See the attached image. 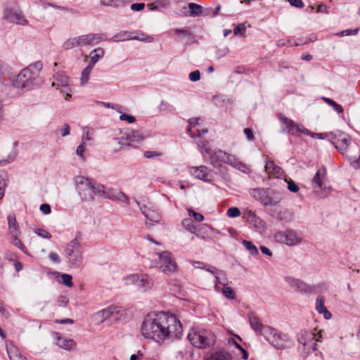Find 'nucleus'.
<instances>
[{
    "label": "nucleus",
    "instance_id": "1",
    "mask_svg": "<svg viewBox=\"0 0 360 360\" xmlns=\"http://www.w3.org/2000/svg\"><path fill=\"white\" fill-rule=\"evenodd\" d=\"M183 327L176 316L169 312H150L143 319L141 327L142 335L162 345L179 338Z\"/></svg>",
    "mask_w": 360,
    "mask_h": 360
},
{
    "label": "nucleus",
    "instance_id": "2",
    "mask_svg": "<svg viewBox=\"0 0 360 360\" xmlns=\"http://www.w3.org/2000/svg\"><path fill=\"white\" fill-rule=\"evenodd\" d=\"M77 191L82 200L90 201L94 199V195H105L104 186L97 183L94 179L77 176L75 179Z\"/></svg>",
    "mask_w": 360,
    "mask_h": 360
},
{
    "label": "nucleus",
    "instance_id": "3",
    "mask_svg": "<svg viewBox=\"0 0 360 360\" xmlns=\"http://www.w3.org/2000/svg\"><path fill=\"white\" fill-rule=\"evenodd\" d=\"M188 339L193 346L200 349L210 347L216 342L214 333L207 330H191L188 334Z\"/></svg>",
    "mask_w": 360,
    "mask_h": 360
},
{
    "label": "nucleus",
    "instance_id": "4",
    "mask_svg": "<svg viewBox=\"0 0 360 360\" xmlns=\"http://www.w3.org/2000/svg\"><path fill=\"white\" fill-rule=\"evenodd\" d=\"M41 83L42 79L39 75H37V72L33 73L29 68H24L17 75L13 84L17 88L28 91L40 86Z\"/></svg>",
    "mask_w": 360,
    "mask_h": 360
},
{
    "label": "nucleus",
    "instance_id": "5",
    "mask_svg": "<svg viewBox=\"0 0 360 360\" xmlns=\"http://www.w3.org/2000/svg\"><path fill=\"white\" fill-rule=\"evenodd\" d=\"M82 237L77 235L71 240L65 248V254L69 266L78 268L82 262V248L80 245Z\"/></svg>",
    "mask_w": 360,
    "mask_h": 360
},
{
    "label": "nucleus",
    "instance_id": "6",
    "mask_svg": "<svg viewBox=\"0 0 360 360\" xmlns=\"http://www.w3.org/2000/svg\"><path fill=\"white\" fill-rule=\"evenodd\" d=\"M262 335L277 349H283L286 347V343L288 341V335L269 326L264 328Z\"/></svg>",
    "mask_w": 360,
    "mask_h": 360
},
{
    "label": "nucleus",
    "instance_id": "7",
    "mask_svg": "<svg viewBox=\"0 0 360 360\" xmlns=\"http://www.w3.org/2000/svg\"><path fill=\"white\" fill-rule=\"evenodd\" d=\"M127 310L119 306H110L98 311L95 314V319L100 323L105 320L111 319L115 321H123L127 316Z\"/></svg>",
    "mask_w": 360,
    "mask_h": 360
},
{
    "label": "nucleus",
    "instance_id": "8",
    "mask_svg": "<svg viewBox=\"0 0 360 360\" xmlns=\"http://www.w3.org/2000/svg\"><path fill=\"white\" fill-rule=\"evenodd\" d=\"M207 154V160H204L210 163L214 167H219L222 163H224L225 158L227 157V153L225 151L217 149L213 150L212 149H206L205 151Z\"/></svg>",
    "mask_w": 360,
    "mask_h": 360
},
{
    "label": "nucleus",
    "instance_id": "9",
    "mask_svg": "<svg viewBox=\"0 0 360 360\" xmlns=\"http://www.w3.org/2000/svg\"><path fill=\"white\" fill-rule=\"evenodd\" d=\"M330 139L331 143L342 154H344L350 142L349 136L342 132H338L335 134L330 133Z\"/></svg>",
    "mask_w": 360,
    "mask_h": 360
},
{
    "label": "nucleus",
    "instance_id": "10",
    "mask_svg": "<svg viewBox=\"0 0 360 360\" xmlns=\"http://www.w3.org/2000/svg\"><path fill=\"white\" fill-rule=\"evenodd\" d=\"M285 281L295 292L300 293H309L314 290V288L306 283L302 280L292 276H286Z\"/></svg>",
    "mask_w": 360,
    "mask_h": 360
},
{
    "label": "nucleus",
    "instance_id": "11",
    "mask_svg": "<svg viewBox=\"0 0 360 360\" xmlns=\"http://www.w3.org/2000/svg\"><path fill=\"white\" fill-rule=\"evenodd\" d=\"M278 118L281 124L285 127V130L291 135L295 136L297 135V133L305 134L309 133V130L305 129L303 126L295 124L292 120L285 116L280 115Z\"/></svg>",
    "mask_w": 360,
    "mask_h": 360
},
{
    "label": "nucleus",
    "instance_id": "12",
    "mask_svg": "<svg viewBox=\"0 0 360 360\" xmlns=\"http://www.w3.org/2000/svg\"><path fill=\"white\" fill-rule=\"evenodd\" d=\"M3 16L7 21L20 25H26L28 22L20 10L5 8Z\"/></svg>",
    "mask_w": 360,
    "mask_h": 360
},
{
    "label": "nucleus",
    "instance_id": "13",
    "mask_svg": "<svg viewBox=\"0 0 360 360\" xmlns=\"http://www.w3.org/2000/svg\"><path fill=\"white\" fill-rule=\"evenodd\" d=\"M161 270L165 273L174 272L176 269V264L172 258V254L169 252H162L159 254Z\"/></svg>",
    "mask_w": 360,
    "mask_h": 360
},
{
    "label": "nucleus",
    "instance_id": "14",
    "mask_svg": "<svg viewBox=\"0 0 360 360\" xmlns=\"http://www.w3.org/2000/svg\"><path fill=\"white\" fill-rule=\"evenodd\" d=\"M274 238L277 242L288 245H294L299 242L296 233L290 230L276 233Z\"/></svg>",
    "mask_w": 360,
    "mask_h": 360
},
{
    "label": "nucleus",
    "instance_id": "15",
    "mask_svg": "<svg viewBox=\"0 0 360 360\" xmlns=\"http://www.w3.org/2000/svg\"><path fill=\"white\" fill-rule=\"evenodd\" d=\"M132 282L142 291L151 288L153 285V280L147 274H134L131 276Z\"/></svg>",
    "mask_w": 360,
    "mask_h": 360
},
{
    "label": "nucleus",
    "instance_id": "16",
    "mask_svg": "<svg viewBox=\"0 0 360 360\" xmlns=\"http://www.w3.org/2000/svg\"><path fill=\"white\" fill-rule=\"evenodd\" d=\"M189 173L195 178L209 182L211 181L210 169L205 165H200L198 167H189Z\"/></svg>",
    "mask_w": 360,
    "mask_h": 360
},
{
    "label": "nucleus",
    "instance_id": "17",
    "mask_svg": "<svg viewBox=\"0 0 360 360\" xmlns=\"http://www.w3.org/2000/svg\"><path fill=\"white\" fill-rule=\"evenodd\" d=\"M266 192V199H264L265 207L276 206L283 200V195L279 191L269 188Z\"/></svg>",
    "mask_w": 360,
    "mask_h": 360
},
{
    "label": "nucleus",
    "instance_id": "18",
    "mask_svg": "<svg viewBox=\"0 0 360 360\" xmlns=\"http://www.w3.org/2000/svg\"><path fill=\"white\" fill-rule=\"evenodd\" d=\"M326 169L324 167L319 169L311 181V186L316 193L323 189V181L325 179Z\"/></svg>",
    "mask_w": 360,
    "mask_h": 360
},
{
    "label": "nucleus",
    "instance_id": "19",
    "mask_svg": "<svg viewBox=\"0 0 360 360\" xmlns=\"http://www.w3.org/2000/svg\"><path fill=\"white\" fill-rule=\"evenodd\" d=\"M53 337L56 340V344L60 348L70 350L75 346V342L72 339H67L65 337H62L58 332H53Z\"/></svg>",
    "mask_w": 360,
    "mask_h": 360
},
{
    "label": "nucleus",
    "instance_id": "20",
    "mask_svg": "<svg viewBox=\"0 0 360 360\" xmlns=\"http://www.w3.org/2000/svg\"><path fill=\"white\" fill-rule=\"evenodd\" d=\"M249 322L251 328L255 331L259 332L262 335V333H263L264 328L266 326H264L259 319L255 315V313L250 312L248 314Z\"/></svg>",
    "mask_w": 360,
    "mask_h": 360
},
{
    "label": "nucleus",
    "instance_id": "21",
    "mask_svg": "<svg viewBox=\"0 0 360 360\" xmlns=\"http://www.w3.org/2000/svg\"><path fill=\"white\" fill-rule=\"evenodd\" d=\"M54 81L52 83L53 86H68L70 85V79L63 72H58L53 76Z\"/></svg>",
    "mask_w": 360,
    "mask_h": 360
},
{
    "label": "nucleus",
    "instance_id": "22",
    "mask_svg": "<svg viewBox=\"0 0 360 360\" xmlns=\"http://www.w3.org/2000/svg\"><path fill=\"white\" fill-rule=\"evenodd\" d=\"M224 163H226L242 172H245L247 169V165L245 164L238 160L236 156L229 153H227V157L225 158Z\"/></svg>",
    "mask_w": 360,
    "mask_h": 360
},
{
    "label": "nucleus",
    "instance_id": "23",
    "mask_svg": "<svg viewBox=\"0 0 360 360\" xmlns=\"http://www.w3.org/2000/svg\"><path fill=\"white\" fill-rule=\"evenodd\" d=\"M267 191H269V188H255L250 189L249 193L252 198L260 202V203L264 206V199H266Z\"/></svg>",
    "mask_w": 360,
    "mask_h": 360
},
{
    "label": "nucleus",
    "instance_id": "24",
    "mask_svg": "<svg viewBox=\"0 0 360 360\" xmlns=\"http://www.w3.org/2000/svg\"><path fill=\"white\" fill-rule=\"evenodd\" d=\"M316 309L319 314H323L326 319H330L332 316L331 313L324 305V297L322 295H319L316 297Z\"/></svg>",
    "mask_w": 360,
    "mask_h": 360
},
{
    "label": "nucleus",
    "instance_id": "25",
    "mask_svg": "<svg viewBox=\"0 0 360 360\" xmlns=\"http://www.w3.org/2000/svg\"><path fill=\"white\" fill-rule=\"evenodd\" d=\"M231 355L224 349H219L213 352L205 360H231Z\"/></svg>",
    "mask_w": 360,
    "mask_h": 360
},
{
    "label": "nucleus",
    "instance_id": "26",
    "mask_svg": "<svg viewBox=\"0 0 360 360\" xmlns=\"http://www.w3.org/2000/svg\"><path fill=\"white\" fill-rule=\"evenodd\" d=\"M7 219H8L9 233L11 235L20 234V227H19L18 223L16 221L15 214H8Z\"/></svg>",
    "mask_w": 360,
    "mask_h": 360
},
{
    "label": "nucleus",
    "instance_id": "27",
    "mask_svg": "<svg viewBox=\"0 0 360 360\" xmlns=\"http://www.w3.org/2000/svg\"><path fill=\"white\" fill-rule=\"evenodd\" d=\"M265 171L268 174L275 175L277 177H280L281 176H282V174L283 173L282 169L280 167L274 164V161H272V160H268L266 162Z\"/></svg>",
    "mask_w": 360,
    "mask_h": 360
},
{
    "label": "nucleus",
    "instance_id": "28",
    "mask_svg": "<svg viewBox=\"0 0 360 360\" xmlns=\"http://www.w3.org/2000/svg\"><path fill=\"white\" fill-rule=\"evenodd\" d=\"M248 221L250 223L253 224V225L258 229H264L265 223L259 217H257L253 212L250 211L248 214Z\"/></svg>",
    "mask_w": 360,
    "mask_h": 360
},
{
    "label": "nucleus",
    "instance_id": "29",
    "mask_svg": "<svg viewBox=\"0 0 360 360\" xmlns=\"http://www.w3.org/2000/svg\"><path fill=\"white\" fill-rule=\"evenodd\" d=\"M6 348L10 360L21 354L18 348L11 341L6 342Z\"/></svg>",
    "mask_w": 360,
    "mask_h": 360
},
{
    "label": "nucleus",
    "instance_id": "30",
    "mask_svg": "<svg viewBox=\"0 0 360 360\" xmlns=\"http://www.w3.org/2000/svg\"><path fill=\"white\" fill-rule=\"evenodd\" d=\"M104 50L101 48L96 49L91 53V61L89 65L94 66V65L103 57Z\"/></svg>",
    "mask_w": 360,
    "mask_h": 360
},
{
    "label": "nucleus",
    "instance_id": "31",
    "mask_svg": "<svg viewBox=\"0 0 360 360\" xmlns=\"http://www.w3.org/2000/svg\"><path fill=\"white\" fill-rule=\"evenodd\" d=\"M127 139L131 142H141L143 136L139 131H131L127 134Z\"/></svg>",
    "mask_w": 360,
    "mask_h": 360
},
{
    "label": "nucleus",
    "instance_id": "32",
    "mask_svg": "<svg viewBox=\"0 0 360 360\" xmlns=\"http://www.w3.org/2000/svg\"><path fill=\"white\" fill-rule=\"evenodd\" d=\"M130 0H101V4L103 6L120 7L124 6V3Z\"/></svg>",
    "mask_w": 360,
    "mask_h": 360
},
{
    "label": "nucleus",
    "instance_id": "33",
    "mask_svg": "<svg viewBox=\"0 0 360 360\" xmlns=\"http://www.w3.org/2000/svg\"><path fill=\"white\" fill-rule=\"evenodd\" d=\"M79 46V41L77 37L70 38L63 44V48L65 50L71 49L74 47Z\"/></svg>",
    "mask_w": 360,
    "mask_h": 360
},
{
    "label": "nucleus",
    "instance_id": "34",
    "mask_svg": "<svg viewBox=\"0 0 360 360\" xmlns=\"http://www.w3.org/2000/svg\"><path fill=\"white\" fill-rule=\"evenodd\" d=\"M208 141L204 139H200L198 142V146L204 160H207V154L205 152L206 149H212L208 147Z\"/></svg>",
    "mask_w": 360,
    "mask_h": 360
},
{
    "label": "nucleus",
    "instance_id": "35",
    "mask_svg": "<svg viewBox=\"0 0 360 360\" xmlns=\"http://www.w3.org/2000/svg\"><path fill=\"white\" fill-rule=\"evenodd\" d=\"M143 213L146 218L151 221L158 222L161 219V216L153 210L143 211Z\"/></svg>",
    "mask_w": 360,
    "mask_h": 360
},
{
    "label": "nucleus",
    "instance_id": "36",
    "mask_svg": "<svg viewBox=\"0 0 360 360\" xmlns=\"http://www.w3.org/2000/svg\"><path fill=\"white\" fill-rule=\"evenodd\" d=\"M93 66H91V65H88L84 70L82 72V75H81V84L82 85L85 84L87 83L89 79V75H90V73L93 70Z\"/></svg>",
    "mask_w": 360,
    "mask_h": 360
},
{
    "label": "nucleus",
    "instance_id": "37",
    "mask_svg": "<svg viewBox=\"0 0 360 360\" xmlns=\"http://www.w3.org/2000/svg\"><path fill=\"white\" fill-rule=\"evenodd\" d=\"M174 32L176 34H178L179 35H183L184 37H186L188 39L187 43L191 41L194 39V35L186 28H184V29L176 28L174 30Z\"/></svg>",
    "mask_w": 360,
    "mask_h": 360
},
{
    "label": "nucleus",
    "instance_id": "38",
    "mask_svg": "<svg viewBox=\"0 0 360 360\" xmlns=\"http://www.w3.org/2000/svg\"><path fill=\"white\" fill-rule=\"evenodd\" d=\"M188 8L190 9V13L192 16H199L202 13V6L195 3H189Z\"/></svg>",
    "mask_w": 360,
    "mask_h": 360
},
{
    "label": "nucleus",
    "instance_id": "39",
    "mask_svg": "<svg viewBox=\"0 0 360 360\" xmlns=\"http://www.w3.org/2000/svg\"><path fill=\"white\" fill-rule=\"evenodd\" d=\"M183 226L189 232L195 233L197 231V227L193 224L191 219H184L182 220Z\"/></svg>",
    "mask_w": 360,
    "mask_h": 360
},
{
    "label": "nucleus",
    "instance_id": "40",
    "mask_svg": "<svg viewBox=\"0 0 360 360\" xmlns=\"http://www.w3.org/2000/svg\"><path fill=\"white\" fill-rule=\"evenodd\" d=\"M242 243H243V246L248 250H249L250 253L252 255H258V253H259L258 250H257V247L252 242L246 240H243L242 241Z\"/></svg>",
    "mask_w": 360,
    "mask_h": 360
},
{
    "label": "nucleus",
    "instance_id": "41",
    "mask_svg": "<svg viewBox=\"0 0 360 360\" xmlns=\"http://www.w3.org/2000/svg\"><path fill=\"white\" fill-rule=\"evenodd\" d=\"M323 100L327 104H328L330 106H331L337 112H338V113L343 112V108L340 105L337 103L335 101H334L333 100H332L329 98H326V97H323Z\"/></svg>",
    "mask_w": 360,
    "mask_h": 360
},
{
    "label": "nucleus",
    "instance_id": "42",
    "mask_svg": "<svg viewBox=\"0 0 360 360\" xmlns=\"http://www.w3.org/2000/svg\"><path fill=\"white\" fill-rule=\"evenodd\" d=\"M91 39L92 41V46L98 44L100 41H106L107 37L104 34H90Z\"/></svg>",
    "mask_w": 360,
    "mask_h": 360
},
{
    "label": "nucleus",
    "instance_id": "43",
    "mask_svg": "<svg viewBox=\"0 0 360 360\" xmlns=\"http://www.w3.org/2000/svg\"><path fill=\"white\" fill-rule=\"evenodd\" d=\"M78 40L79 41V46H92V41L91 39L90 34L78 37Z\"/></svg>",
    "mask_w": 360,
    "mask_h": 360
},
{
    "label": "nucleus",
    "instance_id": "44",
    "mask_svg": "<svg viewBox=\"0 0 360 360\" xmlns=\"http://www.w3.org/2000/svg\"><path fill=\"white\" fill-rule=\"evenodd\" d=\"M127 39H133V40H138V41H149V42H152L153 41V38L152 37L146 35L143 33H141L139 36H134V37H131V35L128 36Z\"/></svg>",
    "mask_w": 360,
    "mask_h": 360
},
{
    "label": "nucleus",
    "instance_id": "45",
    "mask_svg": "<svg viewBox=\"0 0 360 360\" xmlns=\"http://www.w3.org/2000/svg\"><path fill=\"white\" fill-rule=\"evenodd\" d=\"M128 36H130V32L122 31L114 35L111 40L113 41H124L125 39H128Z\"/></svg>",
    "mask_w": 360,
    "mask_h": 360
},
{
    "label": "nucleus",
    "instance_id": "46",
    "mask_svg": "<svg viewBox=\"0 0 360 360\" xmlns=\"http://www.w3.org/2000/svg\"><path fill=\"white\" fill-rule=\"evenodd\" d=\"M19 235L20 234L11 235V243L13 245L23 251L25 246L23 243L21 242V240L18 238Z\"/></svg>",
    "mask_w": 360,
    "mask_h": 360
},
{
    "label": "nucleus",
    "instance_id": "47",
    "mask_svg": "<svg viewBox=\"0 0 360 360\" xmlns=\"http://www.w3.org/2000/svg\"><path fill=\"white\" fill-rule=\"evenodd\" d=\"M16 157V154L15 152H12L9 153L6 158L0 159V166H5L11 162H12Z\"/></svg>",
    "mask_w": 360,
    "mask_h": 360
},
{
    "label": "nucleus",
    "instance_id": "48",
    "mask_svg": "<svg viewBox=\"0 0 360 360\" xmlns=\"http://www.w3.org/2000/svg\"><path fill=\"white\" fill-rule=\"evenodd\" d=\"M43 68V64L41 61H37L34 64L30 65L27 68L32 71L33 73L37 72V75H39V72Z\"/></svg>",
    "mask_w": 360,
    "mask_h": 360
},
{
    "label": "nucleus",
    "instance_id": "49",
    "mask_svg": "<svg viewBox=\"0 0 360 360\" xmlns=\"http://www.w3.org/2000/svg\"><path fill=\"white\" fill-rule=\"evenodd\" d=\"M223 295L228 299L233 300L236 297V293L234 290L230 287H224L222 289Z\"/></svg>",
    "mask_w": 360,
    "mask_h": 360
},
{
    "label": "nucleus",
    "instance_id": "50",
    "mask_svg": "<svg viewBox=\"0 0 360 360\" xmlns=\"http://www.w3.org/2000/svg\"><path fill=\"white\" fill-rule=\"evenodd\" d=\"M163 155V153L162 152L159 151H152V150H147L145 151L143 153V157L147 159H153L155 158H159Z\"/></svg>",
    "mask_w": 360,
    "mask_h": 360
},
{
    "label": "nucleus",
    "instance_id": "51",
    "mask_svg": "<svg viewBox=\"0 0 360 360\" xmlns=\"http://www.w3.org/2000/svg\"><path fill=\"white\" fill-rule=\"evenodd\" d=\"M188 215L190 217H193L194 219L198 222H201L204 219V216L202 214L196 212L194 210H193L192 209H188Z\"/></svg>",
    "mask_w": 360,
    "mask_h": 360
},
{
    "label": "nucleus",
    "instance_id": "52",
    "mask_svg": "<svg viewBox=\"0 0 360 360\" xmlns=\"http://www.w3.org/2000/svg\"><path fill=\"white\" fill-rule=\"evenodd\" d=\"M359 32V28H356L354 30L347 29L345 30H343L339 33L337 34L338 36L340 37H345V36H349V35H356Z\"/></svg>",
    "mask_w": 360,
    "mask_h": 360
},
{
    "label": "nucleus",
    "instance_id": "53",
    "mask_svg": "<svg viewBox=\"0 0 360 360\" xmlns=\"http://www.w3.org/2000/svg\"><path fill=\"white\" fill-rule=\"evenodd\" d=\"M245 31H246V27L243 23L238 25L233 29V33L235 35H243L245 33Z\"/></svg>",
    "mask_w": 360,
    "mask_h": 360
},
{
    "label": "nucleus",
    "instance_id": "54",
    "mask_svg": "<svg viewBox=\"0 0 360 360\" xmlns=\"http://www.w3.org/2000/svg\"><path fill=\"white\" fill-rule=\"evenodd\" d=\"M63 283L68 287L72 286V277L71 275L63 274L61 276Z\"/></svg>",
    "mask_w": 360,
    "mask_h": 360
},
{
    "label": "nucleus",
    "instance_id": "55",
    "mask_svg": "<svg viewBox=\"0 0 360 360\" xmlns=\"http://www.w3.org/2000/svg\"><path fill=\"white\" fill-rule=\"evenodd\" d=\"M35 233L39 236L44 238H51V234L46 230L42 229H37L34 231Z\"/></svg>",
    "mask_w": 360,
    "mask_h": 360
},
{
    "label": "nucleus",
    "instance_id": "56",
    "mask_svg": "<svg viewBox=\"0 0 360 360\" xmlns=\"http://www.w3.org/2000/svg\"><path fill=\"white\" fill-rule=\"evenodd\" d=\"M227 215L232 218L237 217L240 215V212L237 207H230L227 210Z\"/></svg>",
    "mask_w": 360,
    "mask_h": 360
},
{
    "label": "nucleus",
    "instance_id": "57",
    "mask_svg": "<svg viewBox=\"0 0 360 360\" xmlns=\"http://www.w3.org/2000/svg\"><path fill=\"white\" fill-rule=\"evenodd\" d=\"M117 200L129 204V199L125 193L122 191H117Z\"/></svg>",
    "mask_w": 360,
    "mask_h": 360
},
{
    "label": "nucleus",
    "instance_id": "58",
    "mask_svg": "<svg viewBox=\"0 0 360 360\" xmlns=\"http://www.w3.org/2000/svg\"><path fill=\"white\" fill-rule=\"evenodd\" d=\"M288 189L292 193H297L300 190L299 186L292 180L287 181Z\"/></svg>",
    "mask_w": 360,
    "mask_h": 360
},
{
    "label": "nucleus",
    "instance_id": "59",
    "mask_svg": "<svg viewBox=\"0 0 360 360\" xmlns=\"http://www.w3.org/2000/svg\"><path fill=\"white\" fill-rule=\"evenodd\" d=\"M189 79L192 82H198L200 79V72L199 70H195L189 74Z\"/></svg>",
    "mask_w": 360,
    "mask_h": 360
},
{
    "label": "nucleus",
    "instance_id": "60",
    "mask_svg": "<svg viewBox=\"0 0 360 360\" xmlns=\"http://www.w3.org/2000/svg\"><path fill=\"white\" fill-rule=\"evenodd\" d=\"M120 120L122 121H127L129 123H134L136 121L134 116L129 115L125 113H123L120 116Z\"/></svg>",
    "mask_w": 360,
    "mask_h": 360
},
{
    "label": "nucleus",
    "instance_id": "61",
    "mask_svg": "<svg viewBox=\"0 0 360 360\" xmlns=\"http://www.w3.org/2000/svg\"><path fill=\"white\" fill-rule=\"evenodd\" d=\"M289 4L295 8H302L304 4L302 0H288Z\"/></svg>",
    "mask_w": 360,
    "mask_h": 360
},
{
    "label": "nucleus",
    "instance_id": "62",
    "mask_svg": "<svg viewBox=\"0 0 360 360\" xmlns=\"http://www.w3.org/2000/svg\"><path fill=\"white\" fill-rule=\"evenodd\" d=\"M39 210L44 214H49L51 212V206L47 203L41 204L39 207Z\"/></svg>",
    "mask_w": 360,
    "mask_h": 360
},
{
    "label": "nucleus",
    "instance_id": "63",
    "mask_svg": "<svg viewBox=\"0 0 360 360\" xmlns=\"http://www.w3.org/2000/svg\"><path fill=\"white\" fill-rule=\"evenodd\" d=\"M6 186V181L5 179H0V200L4 196L5 188Z\"/></svg>",
    "mask_w": 360,
    "mask_h": 360
},
{
    "label": "nucleus",
    "instance_id": "64",
    "mask_svg": "<svg viewBox=\"0 0 360 360\" xmlns=\"http://www.w3.org/2000/svg\"><path fill=\"white\" fill-rule=\"evenodd\" d=\"M145 4L143 3H135L131 4V9L135 11H140L143 10Z\"/></svg>",
    "mask_w": 360,
    "mask_h": 360
}]
</instances>
